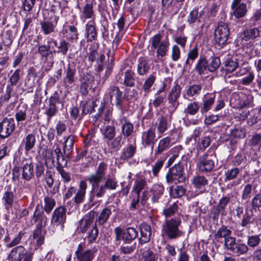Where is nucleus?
<instances>
[{"label": "nucleus", "instance_id": "35", "mask_svg": "<svg viewBox=\"0 0 261 261\" xmlns=\"http://www.w3.org/2000/svg\"><path fill=\"white\" fill-rule=\"evenodd\" d=\"M215 96L208 97L205 95L203 98V103L200 108V112L203 114L211 109L215 102Z\"/></svg>", "mask_w": 261, "mask_h": 261}, {"label": "nucleus", "instance_id": "21", "mask_svg": "<svg viewBox=\"0 0 261 261\" xmlns=\"http://www.w3.org/2000/svg\"><path fill=\"white\" fill-rule=\"evenodd\" d=\"M154 129L150 128L144 132L142 134V142L145 146H151V149H153V145L156 139Z\"/></svg>", "mask_w": 261, "mask_h": 261}, {"label": "nucleus", "instance_id": "46", "mask_svg": "<svg viewBox=\"0 0 261 261\" xmlns=\"http://www.w3.org/2000/svg\"><path fill=\"white\" fill-rule=\"evenodd\" d=\"M223 64L225 71L229 73L234 71L239 66L237 60L236 59L233 60L231 58L227 59Z\"/></svg>", "mask_w": 261, "mask_h": 261}, {"label": "nucleus", "instance_id": "10", "mask_svg": "<svg viewBox=\"0 0 261 261\" xmlns=\"http://www.w3.org/2000/svg\"><path fill=\"white\" fill-rule=\"evenodd\" d=\"M181 87L177 84H176L172 87L167 98L170 103L169 110L170 112L173 113L179 106L178 99L181 94Z\"/></svg>", "mask_w": 261, "mask_h": 261}, {"label": "nucleus", "instance_id": "15", "mask_svg": "<svg viewBox=\"0 0 261 261\" xmlns=\"http://www.w3.org/2000/svg\"><path fill=\"white\" fill-rule=\"evenodd\" d=\"M109 94L110 96V101L112 105H115L120 109L122 108L123 98L122 92L117 86H111L108 89Z\"/></svg>", "mask_w": 261, "mask_h": 261}, {"label": "nucleus", "instance_id": "38", "mask_svg": "<svg viewBox=\"0 0 261 261\" xmlns=\"http://www.w3.org/2000/svg\"><path fill=\"white\" fill-rule=\"evenodd\" d=\"M259 31L257 28H254L247 30L243 32L241 35L242 39L243 41H247L259 37Z\"/></svg>", "mask_w": 261, "mask_h": 261}, {"label": "nucleus", "instance_id": "25", "mask_svg": "<svg viewBox=\"0 0 261 261\" xmlns=\"http://www.w3.org/2000/svg\"><path fill=\"white\" fill-rule=\"evenodd\" d=\"M256 221V220L253 212L251 210H246L241 218L240 225L243 227H247L250 225L254 224Z\"/></svg>", "mask_w": 261, "mask_h": 261}, {"label": "nucleus", "instance_id": "19", "mask_svg": "<svg viewBox=\"0 0 261 261\" xmlns=\"http://www.w3.org/2000/svg\"><path fill=\"white\" fill-rule=\"evenodd\" d=\"M171 146V139L169 137H166L160 139L154 149V154L155 157L163 153L167 150Z\"/></svg>", "mask_w": 261, "mask_h": 261}, {"label": "nucleus", "instance_id": "23", "mask_svg": "<svg viewBox=\"0 0 261 261\" xmlns=\"http://www.w3.org/2000/svg\"><path fill=\"white\" fill-rule=\"evenodd\" d=\"M87 188V184L85 180H82L80 182L79 189L73 198L74 202L76 204H79L83 202L85 198L86 191Z\"/></svg>", "mask_w": 261, "mask_h": 261}, {"label": "nucleus", "instance_id": "42", "mask_svg": "<svg viewBox=\"0 0 261 261\" xmlns=\"http://www.w3.org/2000/svg\"><path fill=\"white\" fill-rule=\"evenodd\" d=\"M208 69V62L205 58H200L195 67V70L199 75H202L204 73V71Z\"/></svg>", "mask_w": 261, "mask_h": 261}, {"label": "nucleus", "instance_id": "41", "mask_svg": "<svg viewBox=\"0 0 261 261\" xmlns=\"http://www.w3.org/2000/svg\"><path fill=\"white\" fill-rule=\"evenodd\" d=\"M42 228V227L37 226L33 236V239L36 240V242L38 246H41L44 243L46 231L45 230H43Z\"/></svg>", "mask_w": 261, "mask_h": 261}, {"label": "nucleus", "instance_id": "63", "mask_svg": "<svg viewBox=\"0 0 261 261\" xmlns=\"http://www.w3.org/2000/svg\"><path fill=\"white\" fill-rule=\"evenodd\" d=\"M178 208L177 204L174 202L172 205L163 210V214L166 218L170 217L176 213Z\"/></svg>", "mask_w": 261, "mask_h": 261}, {"label": "nucleus", "instance_id": "20", "mask_svg": "<svg viewBox=\"0 0 261 261\" xmlns=\"http://www.w3.org/2000/svg\"><path fill=\"white\" fill-rule=\"evenodd\" d=\"M141 237L139 239L140 244H144L149 242L151 236V228L146 223H142L139 227Z\"/></svg>", "mask_w": 261, "mask_h": 261}, {"label": "nucleus", "instance_id": "58", "mask_svg": "<svg viewBox=\"0 0 261 261\" xmlns=\"http://www.w3.org/2000/svg\"><path fill=\"white\" fill-rule=\"evenodd\" d=\"M155 80L156 77L153 74H150L142 86V88L146 94L149 93L150 88L153 85Z\"/></svg>", "mask_w": 261, "mask_h": 261}, {"label": "nucleus", "instance_id": "13", "mask_svg": "<svg viewBox=\"0 0 261 261\" xmlns=\"http://www.w3.org/2000/svg\"><path fill=\"white\" fill-rule=\"evenodd\" d=\"M59 96L57 93H54L48 100V105L45 108L44 114L47 116V121L55 116L58 112L57 103H59Z\"/></svg>", "mask_w": 261, "mask_h": 261}, {"label": "nucleus", "instance_id": "48", "mask_svg": "<svg viewBox=\"0 0 261 261\" xmlns=\"http://www.w3.org/2000/svg\"><path fill=\"white\" fill-rule=\"evenodd\" d=\"M231 8L233 10L234 16L238 18L244 16L247 11L246 5L245 4L234 6V7H231Z\"/></svg>", "mask_w": 261, "mask_h": 261}, {"label": "nucleus", "instance_id": "14", "mask_svg": "<svg viewBox=\"0 0 261 261\" xmlns=\"http://www.w3.org/2000/svg\"><path fill=\"white\" fill-rule=\"evenodd\" d=\"M216 158L214 154H204L199 159V169L202 172H210L214 167V160Z\"/></svg>", "mask_w": 261, "mask_h": 261}, {"label": "nucleus", "instance_id": "55", "mask_svg": "<svg viewBox=\"0 0 261 261\" xmlns=\"http://www.w3.org/2000/svg\"><path fill=\"white\" fill-rule=\"evenodd\" d=\"M14 193L10 191H7L4 194L3 199L5 201V204L7 208L11 207L14 202Z\"/></svg>", "mask_w": 261, "mask_h": 261}, {"label": "nucleus", "instance_id": "26", "mask_svg": "<svg viewBox=\"0 0 261 261\" xmlns=\"http://www.w3.org/2000/svg\"><path fill=\"white\" fill-rule=\"evenodd\" d=\"M66 75L63 79V83L66 87H68L73 84L75 81V69L68 64L65 70Z\"/></svg>", "mask_w": 261, "mask_h": 261}, {"label": "nucleus", "instance_id": "30", "mask_svg": "<svg viewBox=\"0 0 261 261\" xmlns=\"http://www.w3.org/2000/svg\"><path fill=\"white\" fill-rule=\"evenodd\" d=\"M138 235V231L135 228L128 227L124 231L122 239L125 243H129L134 240Z\"/></svg>", "mask_w": 261, "mask_h": 261}, {"label": "nucleus", "instance_id": "60", "mask_svg": "<svg viewBox=\"0 0 261 261\" xmlns=\"http://www.w3.org/2000/svg\"><path fill=\"white\" fill-rule=\"evenodd\" d=\"M221 65V61L218 57H212L208 63V70L210 72L216 71Z\"/></svg>", "mask_w": 261, "mask_h": 261}, {"label": "nucleus", "instance_id": "47", "mask_svg": "<svg viewBox=\"0 0 261 261\" xmlns=\"http://www.w3.org/2000/svg\"><path fill=\"white\" fill-rule=\"evenodd\" d=\"M33 219L35 222H38L37 226L44 227L47 222V217L44 214L43 212L37 213L36 210L33 215Z\"/></svg>", "mask_w": 261, "mask_h": 261}, {"label": "nucleus", "instance_id": "59", "mask_svg": "<svg viewBox=\"0 0 261 261\" xmlns=\"http://www.w3.org/2000/svg\"><path fill=\"white\" fill-rule=\"evenodd\" d=\"M44 210L46 213L49 214L55 205V201L53 198L47 196L44 198Z\"/></svg>", "mask_w": 261, "mask_h": 261}, {"label": "nucleus", "instance_id": "24", "mask_svg": "<svg viewBox=\"0 0 261 261\" xmlns=\"http://www.w3.org/2000/svg\"><path fill=\"white\" fill-rule=\"evenodd\" d=\"M96 215V212L92 211L85 215L84 218L81 220L80 222L81 226L80 227V231L82 233H85L92 223Z\"/></svg>", "mask_w": 261, "mask_h": 261}, {"label": "nucleus", "instance_id": "29", "mask_svg": "<svg viewBox=\"0 0 261 261\" xmlns=\"http://www.w3.org/2000/svg\"><path fill=\"white\" fill-rule=\"evenodd\" d=\"M36 142L35 136L33 134H28L24 138L22 144L24 146L26 153H29L35 147Z\"/></svg>", "mask_w": 261, "mask_h": 261}, {"label": "nucleus", "instance_id": "8", "mask_svg": "<svg viewBox=\"0 0 261 261\" xmlns=\"http://www.w3.org/2000/svg\"><path fill=\"white\" fill-rule=\"evenodd\" d=\"M229 29L227 23L220 21L215 31V39L219 45L225 44L228 39Z\"/></svg>", "mask_w": 261, "mask_h": 261}, {"label": "nucleus", "instance_id": "3", "mask_svg": "<svg viewBox=\"0 0 261 261\" xmlns=\"http://www.w3.org/2000/svg\"><path fill=\"white\" fill-rule=\"evenodd\" d=\"M24 232L20 231L11 242L7 243L6 247L8 248L13 247L10 251L8 256L9 261H20L23 257V255L25 253L27 250L24 246L18 245Z\"/></svg>", "mask_w": 261, "mask_h": 261}, {"label": "nucleus", "instance_id": "51", "mask_svg": "<svg viewBox=\"0 0 261 261\" xmlns=\"http://www.w3.org/2000/svg\"><path fill=\"white\" fill-rule=\"evenodd\" d=\"M241 169L237 167L228 169L225 172V180H231L236 179L240 174Z\"/></svg>", "mask_w": 261, "mask_h": 261}, {"label": "nucleus", "instance_id": "43", "mask_svg": "<svg viewBox=\"0 0 261 261\" xmlns=\"http://www.w3.org/2000/svg\"><path fill=\"white\" fill-rule=\"evenodd\" d=\"M134 75L135 73L134 71L131 70H127L124 72L123 84L127 87H134L135 85V79Z\"/></svg>", "mask_w": 261, "mask_h": 261}, {"label": "nucleus", "instance_id": "53", "mask_svg": "<svg viewBox=\"0 0 261 261\" xmlns=\"http://www.w3.org/2000/svg\"><path fill=\"white\" fill-rule=\"evenodd\" d=\"M37 74L34 68H30L27 76L25 84L30 87H33L35 84V81Z\"/></svg>", "mask_w": 261, "mask_h": 261}, {"label": "nucleus", "instance_id": "7", "mask_svg": "<svg viewBox=\"0 0 261 261\" xmlns=\"http://www.w3.org/2000/svg\"><path fill=\"white\" fill-rule=\"evenodd\" d=\"M181 223L180 219L172 218L166 221L164 226V232L170 239H175L182 235V232L178 229Z\"/></svg>", "mask_w": 261, "mask_h": 261}, {"label": "nucleus", "instance_id": "39", "mask_svg": "<svg viewBox=\"0 0 261 261\" xmlns=\"http://www.w3.org/2000/svg\"><path fill=\"white\" fill-rule=\"evenodd\" d=\"M111 214V210L110 208L108 207L103 208L100 213L98 218L96 220L95 224H98L99 225H102L106 223Z\"/></svg>", "mask_w": 261, "mask_h": 261}, {"label": "nucleus", "instance_id": "32", "mask_svg": "<svg viewBox=\"0 0 261 261\" xmlns=\"http://www.w3.org/2000/svg\"><path fill=\"white\" fill-rule=\"evenodd\" d=\"M203 12L199 11L198 9L194 8L190 13L188 17V22L190 23L201 22L204 19Z\"/></svg>", "mask_w": 261, "mask_h": 261}, {"label": "nucleus", "instance_id": "4", "mask_svg": "<svg viewBox=\"0 0 261 261\" xmlns=\"http://www.w3.org/2000/svg\"><path fill=\"white\" fill-rule=\"evenodd\" d=\"M149 42L151 48L156 49L157 57L164 58L166 56L170 45L168 37L164 38L163 35L159 33L151 37Z\"/></svg>", "mask_w": 261, "mask_h": 261}, {"label": "nucleus", "instance_id": "62", "mask_svg": "<svg viewBox=\"0 0 261 261\" xmlns=\"http://www.w3.org/2000/svg\"><path fill=\"white\" fill-rule=\"evenodd\" d=\"M252 191V186L250 184H248L244 187L241 198L243 200L248 201L251 196Z\"/></svg>", "mask_w": 261, "mask_h": 261}, {"label": "nucleus", "instance_id": "50", "mask_svg": "<svg viewBox=\"0 0 261 261\" xmlns=\"http://www.w3.org/2000/svg\"><path fill=\"white\" fill-rule=\"evenodd\" d=\"M192 184L197 189H201L208 184V180L202 176H196L192 180Z\"/></svg>", "mask_w": 261, "mask_h": 261}, {"label": "nucleus", "instance_id": "9", "mask_svg": "<svg viewBox=\"0 0 261 261\" xmlns=\"http://www.w3.org/2000/svg\"><path fill=\"white\" fill-rule=\"evenodd\" d=\"M54 43L55 46H57V41L53 39L49 38L47 41L48 44L39 45L37 49V53L40 57V59L42 61L47 62L49 60H53L54 54L56 53V50H51V46L50 43Z\"/></svg>", "mask_w": 261, "mask_h": 261}, {"label": "nucleus", "instance_id": "49", "mask_svg": "<svg viewBox=\"0 0 261 261\" xmlns=\"http://www.w3.org/2000/svg\"><path fill=\"white\" fill-rule=\"evenodd\" d=\"M260 234H255L248 236L247 245L248 247L254 248L257 247L261 242Z\"/></svg>", "mask_w": 261, "mask_h": 261}, {"label": "nucleus", "instance_id": "34", "mask_svg": "<svg viewBox=\"0 0 261 261\" xmlns=\"http://www.w3.org/2000/svg\"><path fill=\"white\" fill-rule=\"evenodd\" d=\"M157 130L159 134H163L168 128L169 122L167 117L161 115L157 120Z\"/></svg>", "mask_w": 261, "mask_h": 261}, {"label": "nucleus", "instance_id": "52", "mask_svg": "<svg viewBox=\"0 0 261 261\" xmlns=\"http://www.w3.org/2000/svg\"><path fill=\"white\" fill-rule=\"evenodd\" d=\"M82 14L84 18H93L95 16L92 3L86 4L83 8Z\"/></svg>", "mask_w": 261, "mask_h": 261}, {"label": "nucleus", "instance_id": "27", "mask_svg": "<svg viewBox=\"0 0 261 261\" xmlns=\"http://www.w3.org/2000/svg\"><path fill=\"white\" fill-rule=\"evenodd\" d=\"M74 143V137L73 135H69L65 138L64 142L63 152L65 156L69 158L72 152L73 144Z\"/></svg>", "mask_w": 261, "mask_h": 261}, {"label": "nucleus", "instance_id": "36", "mask_svg": "<svg viewBox=\"0 0 261 261\" xmlns=\"http://www.w3.org/2000/svg\"><path fill=\"white\" fill-rule=\"evenodd\" d=\"M186 192V189L182 186H172L169 188L170 195L174 198L181 197L185 194Z\"/></svg>", "mask_w": 261, "mask_h": 261}, {"label": "nucleus", "instance_id": "12", "mask_svg": "<svg viewBox=\"0 0 261 261\" xmlns=\"http://www.w3.org/2000/svg\"><path fill=\"white\" fill-rule=\"evenodd\" d=\"M253 97L251 95L246 94L243 92L234 93L232 95L231 100L236 102V106L238 108H243L249 106L252 104Z\"/></svg>", "mask_w": 261, "mask_h": 261}, {"label": "nucleus", "instance_id": "2", "mask_svg": "<svg viewBox=\"0 0 261 261\" xmlns=\"http://www.w3.org/2000/svg\"><path fill=\"white\" fill-rule=\"evenodd\" d=\"M232 231L226 226L222 225L215 231L214 234V240L216 242L222 243L224 239V246L227 250L232 251L237 244L236 238L231 236Z\"/></svg>", "mask_w": 261, "mask_h": 261}, {"label": "nucleus", "instance_id": "1", "mask_svg": "<svg viewBox=\"0 0 261 261\" xmlns=\"http://www.w3.org/2000/svg\"><path fill=\"white\" fill-rule=\"evenodd\" d=\"M107 169V164L103 162H100L95 173L87 177V179L91 185L90 201H92L95 197L101 198L106 194V190L102 184L100 185V183L104 178Z\"/></svg>", "mask_w": 261, "mask_h": 261}, {"label": "nucleus", "instance_id": "40", "mask_svg": "<svg viewBox=\"0 0 261 261\" xmlns=\"http://www.w3.org/2000/svg\"><path fill=\"white\" fill-rule=\"evenodd\" d=\"M150 69V65L148 61L143 58L139 60L137 67V72L140 75H144L148 72Z\"/></svg>", "mask_w": 261, "mask_h": 261}, {"label": "nucleus", "instance_id": "22", "mask_svg": "<svg viewBox=\"0 0 261 261\" xmlns=\"http://www.w3.org/2000/svg\"><path fill=\"white\" fill-rule=\"evenodd\" d=\"M86 37L87 42L97 40V32L94 21H89L86 25Z\"/></svg>", "mask_w": 261, "mask_h": 261}, {"label": "nucleus", "instance_id": "5", "mask_svg": "<svg viewBox=\"0 0 261 261\" xmlns=\"http://www.w3.org/2000/svg\"><path fill=\"white\" fill-rule=\"evenodd\" d=\"M186 180L184 165L178 163L169 169L166 175V181L170 185L182 183Z\"/></svg>", "mask_w": 261, "mask_h": 261}, {"label": "nucleus", "instance_id": "56", "mask_svg": "<svg viewBox=\"0 0 261 261\" xmlns=\"http://www.w3.org/2000/svg\"><path fill=\"white\" fill-rule=\"evenodd\" d=\"M97 101H88L85 105H84L82 109V112L85 114L91 113L93 111H95L97 107Z\"/></svg>", "mask_w": 261, "mask_h": 261}, {"label": "nucleus", "instance_id": "31", "mask_svg": "<svg viewBox=\"0 0 261 261\" xmlns=\"http://www.w3.org/2000/svg\"><path fill=\"white\" fill-rule=\"evenodd\" d=\"M75 253L78 261H92L95 251L93 250L87 249L84 251H75Z\"/></svg>", "mask_w": 261, "mask_h": 261}, {"label": "nucleus", "instance_id": "16", "mask_svg": "<svg viewBox=\"0 0 261 261\" xmlns=\"http://www.w3.org/2000/svg\"><path fill=\"white\" fill-rule=\"evenodd\" d=\"M66 209L63 206H60L56 208L51 217V224L56 226L61 225L63 226V224L66 221Z\"/></svg>", "mask_w": 261, "mask_h": 261}, {"label": "nucleus", "instance_id": "44", "mask_svg": "<svg viewBox=\"0 0 261 261\" xmlns=\"http://www.w3.org/2000/svg\"><path fill=\"white\" fill-rule=\"evenodd\" d=\"M200 109L199 103L197 101H193L188 103L186 108L184 110V113L186 115L194 116L196 115Z\"/></svg>", "mask_w": 261, "mask_h": 261}, {"label": "nucleus", "instance_id": "57", "mask_svg": "<svg viewBox=\"0 0 261 261\" xmlns=\"http://www.w3.org/2000/svg\"><path fill=\"white\" fill-rule=\"evenodd\" d=\"M41 28L45 35L49 34L54 32L55 25L49 21L41 22Z\"/></svg>", "mask_w": 261, "mask_h": 261}, {"label": "nucleus", "instance_id": "61", "mask_svg": "<svg viewBox=\"0 0 261 261\" xmlns=\"http://www.w3.org/2000/svg\"><path fill=\"white\" fill-rule=\"evenodd\" d=\"M103 186L107 190H114L116 189L117 186V182L115 178L108 177L104 181Z\"/></svg>", "mask_w": 261, "mask_h": 261}, {"label": "nucleus", "instance_id": "6", "mask_svg": "<svg viewBox=\"0 0 261 261\" xmlns=\"http://www.w3.org/2000/svg\"><path fill=\"white\" fill-rule=\"evenodd\" d=\"M104 138L111 149L118 150L121 147L122 137L121 135L114 138L116 128L114 126L107 125L103 130Z\"/></svg>", "mask_w": 261, "mask_h": 261}, {"label": "nucleus", "instance_id": "54", "mask_svg": "<svg viewBox=\"0 0 261 261\" xmlns=\"http://www.w3.org/2000/svg\"><path fill=\"white\" fill-rule=\"evenodd\" d=\"M249 250L248 245L245 243H237L234 248V250L232 252L236 253L237 255L240 256L246 254Z\"/></svg>", "mask_w": 261, "mask_h": 261}, {"label": "nucleus", "instance_id": "33", "mask_svg": "<svg viewBox=\"0 0 261 261\" xmlns=\"http://www.w3.org/2000/svg\"><path fill=\"white\" fill-rule=\"evenodd\" d=\"M202 90V86L200 84H194L190 86L186 91V94L184 95L185 99L189 97H193L200 94Z\"/></svg>", "mask_w": 261, "mask_h": 261}, {"label": "nucleus", "instance_id": "18", "mask_svg": "<svg viewBox=\"0 0 261 261\" xmlns=\"http://www.w3.org/2000/svg\"><path fill=\"white\" fill-rule=\"evenodd\" d=\"M22 178L30 180L34 176V166L30 160H25L22 163Z\"/></svg>", "mask_w": 261, "mask_h": 261}, {"label": "nucleus", "instance_id": "37", "mask_svg": "<svg viewBox=\"0 0 261 261\" xmlns=\"http://www.w3.org/2000/svg\"><path fill=\"white\" fill-rule=\"evenodd\" d=\"M151 191L153 193L151 200L154 203L157 202L164 193V187L162 185L156 184L152 187Z\"/></svg>", "mask_w": 261, "mask_h": 261}, {"label": "nucleus", "instance_id": "11", "mask_svg": "<svg viewBox=\"0 0 261 261\" xmlns=\"http://www.w3.org/2000/svg\"><path fill=\"white\" fill-rule=\"evenodd\" d=\"M15 128V123L13 118H4L0 122V138L5 139L9 137Z\"/></svg>", "mask_w": 261, "mask_h": 261}, {"label": "nucleus", "instance_id": "45", "mask_svg": "<svg viewBox=\"0 0 261 261\" xmlns=\"http://www.w3.org/2000/svg\"><path fill=\"white\" fill-rule=\"evenodd\" d=\"M147 186L145 179L139 178L135 180L132 193L140 195V193Z\"/></svg>", "mask_w": 261, "mask_h": 261}, {"label": "nucleus", "instance_id": "28", "mask_svg": "<svg viewBox=\"0 0 261 261\" xmlns=\"http://www.w3.org/2000/svg\"><path fill=\"white\" fill-rule=\"evenodd\" d=\"M124 123L122 124L121 129V135L125 138H128L132 136L134 133V127L133 123L127 120L126 118L124 117Z\"/></svg>", "mask_w": 261, "mask_h": 261}, {"label": "nucleus", "instance_id": "17", "mask_svg": "<svg viewBox=\"0 0 261 261\" xmlns=\"http://www.w3.org/2000/svg\"><path fill=\"white\" fill-rule=\"evenodd\" d=\"M137 152V144L136 140L132 143L129 142L124 147L120 154V160L126 161L134 157Z\"/></svg>", "mask_w": 261, "mask_h": 261}, {"label": "nucleus", "instance_id": "64", "mask_svg": "<svg viewBox=\"0 0 261 261\" xmlns=\"http://www.w3.org/2000/svg\"><path fill=\"white\" fill-rule=\"evenodd\" d=\"M98 229L96 227V224L92 227V229L88 233L87 239L90 243H93L96 241V240L98 235Z\"/></svg>", "mask_w": 261, "mask_h": 261}]
</instances>
